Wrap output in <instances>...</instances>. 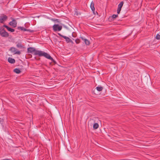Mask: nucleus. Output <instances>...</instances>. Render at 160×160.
Here are the masks:
<instances>
[{"mask_svg":"<svg viewBox=\"0 0 160 160\" xmlns=\"http://www.w3.org/2000/svg\"><path fill=\"white\" fill-rule=\"evenodd\" d=\"M92 12L95 15H98V13L97 11H92Z\"/></svg>","mask_w":160,"mask_h":160,"instance_id":"obj_21","label":"nucleus"},{"mask_svg":"<svg viewBox=\"0 0 160 160\" xmlns=\"http://www.w3.org/2000/svg\"><path fill=\"white\" fill-rule=\"evenodd\" d=\"M118 14H119L120 13L121 11H117Z\"/></svg>","mask_w":160,"mask_h":160,"instance_id":"obj_29","label":"nucleus"},{"mask_svg":"<svg viewBox=\"0 0 160 160\" xmlns=\"http://www.w3.org/2000/svg\"><path fill=\"white\" fill-rule=\"evenodd\" d=\"M18 29H20L21 30L23 31H29L30 32H32V31L30 29L25 28H24L23 27H18Z\"/></svg>","mask_w":160,"mask_h":160,"instance_id":"obj_8","label":"nucleus"},{"mask_svg":"<svg viewBox=\"0 0 160 160\" xmlns=\"http://www.w3.org/2000/svg\"><path fill=\"white\" fill-rule=\"evenodd\" d=\"M16 46L17 48H24L23 45L21 43H17Z\"/></svg>","mask_w":160,"mask_h":160,"instance_id":"obj_13","label":"nucleus"},{"mask_svg":"<svg viewBox=\"0 0 160 160\" xmlns=\"http://www.w3.org/2000/svg\"><path fill=\"white\" fill-rule=\"evenodd\" d=\"M50 60H52V61L54 63L56 64V62L55 60H54L53 58L52 57V59H50Z\"/></svg>","mask_w":160,"mask_h":160,"instance_id":"obj_24","label":"nucleus"},{"mask_svg":"<svg viewBox=\"0 0 160 160\" xmlns=\"http://www.w3.org/2000/svg\"><path fill=\"white\" fill-rule=\"evenodd\" d=\"M38 53H37V54H38V55L39 57L44 56L46 58L49 59H52V57L50 55L45 52H43L40 50V51H38Z\"/></svg>","mask_w":160,"mask_h":160,"instance_id":"obj_1","label":"nucleus"},{"mask_svg":"<svg viewBox=\"0 0 160 160\" xmlns=\"http://www.w3.org/2000/svg\"><path fill=\"white\" fill-rule=\"evenodd\" d=\"M99 127L98 124L97 123H95L93 125V128L94 129H97Z\"/></svg>","mask_w":160,"mask_h":160,"instance_id":"obj_15","label":"nucleus"},{"mask_svg":"<svg viewBox=\"0 0 160 160\" xmlns=\"http://www.w3.org/2000/svg\"><path fill=\"white\" fill-rule=\"evenodd\" d=\"M0 34L1 36L3 37H7L9 36V34L8 32L2 28H0Z\"/></svg>","mask_w":160,"mask_h":160,"instance_id":"obj_2","label":"nucleus"},{"mask_svg":"<svg viewBox=\"0 0 160 160\" xmlns=\"http://www.w3.org/2000/svg\"><path fill=\"white\" fill-rule=\"evenodd\" d=\"M7 30L9 31H10L11 32H13L14 31H15V30L14 29H12V28H10L9 27H7Z\"/></svg>","mask_w":160,"mask_h":160,"instance_id":"obj_18","label":"nucleus"},{"mask_svg":"<svg viewBox=\"0 0 160 160\" xmlns=\"http://www.w3.org/2000/svg\"><path fill=\"white\" fill-rule=\"evenodd\" d=\"M75 42H76V43L77 44H78L79 43H80V40L79 39H76V40H75Z\"/></svg>","mask_w":160,"mask_h":160,"instance_id":"obj_23","label":"nucleus"},{"mask_svg":"<svg viewBox=\"0 0 160 160\" xmlns=\"http://www.w3.org/2000/svg\"><path fill=\"white\" fill-rule=\"evenodd\" d=\"M118 16V15H116V14H113L111 16V18L113 19L114 18H115L117 17Z\"/></svg>","mask_w":160,"mask_h":160,"instance_id":"obj_20","label":"nucleus"},{"mask_svg":"<svg viewBox=\"0 0 160 160\" xmlns=\"http://www.w3.org/2000/svg\"><path fill=\"white\" fill-rule=\"evenodd\" d=\"M63 38L65 39L66 42H67V43L70 42L71 41V39L66 36L63 37Z\"/></svg>","mask_w":160,"mask_h":160,"instance_id":"obj_12","label":"nucleus"},{"mask_svg":"<svg viewBox=\"0 0 160 160\" xmlns=\"http://www.w3.org/2000/svg\"><path fill=\"white\" fill-rule=\"evenodd\" d=\"M90 7L91 9V10H95V8L94 7V3L93 2H91Z\"/></svg>","mask_w":160,"mask_h":160,"instance_id":"obj_14","label":"nucleus"},{"mask_svg":"<svg viewBox=\"0 0 160 160\" xmlns=\"http://www.w3.org/2000/svg\"><path fill=\"white\" fill-rule=\"evenodd\" d=\"M12 53H14V54L20 55L21 52L20 51H16L17 49L14 47H11L9 50Z\"/></svg>","mask_w":160,"mask_h":160,"instance_id":"obj_5","label":"nucleus"},{"mask_svg":"<svg viewBox=\"0 0 160 160\" xmlns=\"http://www.w3.org/2000/svg\"><path fill=\"white\" fill-rule=\"evenodd\" d=\"M1 160H11L9 159H2Z\"/></svg>","mask_w":160,"mask_h":160,"instance_id":"obj_28","label":"nucleus"},{"mask_svg":"<svg viewBox=\"0 0 160 160\" xmlns=\"http://www.w3.org/2000/svg\"><path fill=\"white\" fill-rule=\"evenodd\" d=\"M71 42L72 43H73V42L71 40V42Z\"/></svg>","mask_w":160,"mask_h":160,"instance_id":"obj_30","label":"nucleus"},{"mask_svg":"<svg viewBox=\"0 0 160 160\" xmlns=\"http://www.w3.org/2000/svg\"><path fill=\"white\" fill-rule=\"evenodd\" d=\"M96 88L98 91H101L103 89V87H97Z\"/></svg>","mask_w":160,"mask_h":160,"instance_id":"obj_17","label":"nucleus"},{"mask_svg":"<svg viewBox=\"0 0 160 160\" xmlns=\"http://www.w3.org/2000/svg\"><path fill=\"white\" fill-rule=\"evenodd\" d=\"M40 51L36 50L34 48L32 47H30L28 49V52L32 53L33 52H34V54L35 55H38V54H37L38 53V52Z\"/></svg>","mask_w":160,"mask_h":160,"instance_id":"obj_3","label":"nucleus"},{"mask_svg":"<svg viewBox=\"0 0 160 160\" xmlns=\"http://www.w3.org/2000/svg\"><path fill=\"white\" fill-rule=\"evenodd\" d=\"M17 22L15 20H13L12 21L10 22L9 24L10 25L12 26L13 27L15 28L17 26Z\"/></svg>","mask_w":160,"mask_h":160,"instance_id":"obj_7","label":"nucleus"},{"mask_svg":"<svg viewBox=\"0 0 160 160\" xmlns=\"http://www.w3.org/2000/svg\"><path fill=\"white\" fill-rule=\"evenodd\" d=\"M14 71L15 73L19 74L21 72L20 70L18 68H15L14 70Z\"/></svg>","mask_w":160,"mask_h":160,"instance_id":"obj_16","label":"nucleus"},{"mask_svg":"<svg viewBox=\"0 0 160 160\" xmlns=\"http://www.w3.org/2000/svg\"><path fill=\"white\" fill-rule=\"evenodd\" d=\"M53 28L54 31H60L62 29V26L58 24H54L53 26Z\"/></svg>","mask_w":160,"mask_h":160,"instance_id":"obj_4","label":"nucleus"},{"mask_svg":"<svg viewBox=\"0 0 160 160\" xmlns=\"http://www.w3.org/2000/svg\"><path fill=\"white\" fill-rule=\"evenodd\" d=\"M74 15L75 16H78V15H80V12H78V11H74Z\"/></svg>","mask_w":160,"mask_h":160,"instance_id":"obj_19","label":"nucleus"},{"mask_svg":"<svg viewBox=\"0 0 160 160\" xmlns=\"http://www.w3.org/2000/svg\"><path fill=\"white\" fill-rule=\"evenodd\" d=\"M52 20L54 22L55 21H57V22H58V19H52Z\"/></svg>","mask_w":160,"mask_h":160,"instance_id":"obj_26","label":"nucleus"},{"mask_svg":"<svg viewBox=\"0 0 160 160\" xmlns=\"http://www.w3.org/2000/svg\"><path fill=\"white\" fill-rule=\"evenodd\" d=\"M3 27H5V28H7H7H8L7 27H8V26H7L6 25H4L3 26Z\"/></svg>","mask_w":160,"mask_h":160,"instance_id":"obj_27","label":"nucleus"},{"mask_svg":"<svg viewBox=\"0 0 160 160\" xmlns=\"http://www.w3.org/2000/svg\"><path fill=\"white\" fill-rule=\"evenodd\" d=\"M58 35L60 37H63H63H64V36H63L62 35V34H61L60 33H58Z\"/></svg>","mask_w":160,"mask_h":160,"instance_id":"obj_25","label":"nucleus"},{"mask_svg":"<svg viewBox=\"0 0 160 160\" xmlns=\"http://www.w3.org/2000/svg\"><path fill=\"white\" fill-rule=\"evenodd\" d=\"M8 61L11 63L13 64L15 62V60L11 58H9L8 59Z\"/></svg>","mask_w":160,"mask_h":160,"instance_id":"obj_10","label":"nucleus"},{"mask_svg":"<svg viewBox=\"0 0 160 160\" xmlns=\"http://www.w3.org/2000/svg\"><path fill=\"white\" fill-rule=\"evenodd\" d=\"M7 18L8 17L6 15H3L0 17V22L3 23L5 21L7 20Z\"/></svg>","mask_w":160,"mask_h":160,"instance_id":"obj_6","label":"nucleus"},{"mask_svg":"<svg viewBox=\"0 0 160 160\" xmlns=\"http://www.w3.org/2000/svg\"><path fill=\"white\" fill-rule=\"evenodd\" d=\"M123 4V2L122 1L118 5V7L117 10H121L122 8V7Z\"/></svg>","mask_w":160,"mask_h":160,"instance_id":"obj_11","label":"nucleus"},{"mask_svg":"<svg viewBox=\"0 0 160 160\" xmlns=\"http://www.w3.org/2000/svg\"><path fill=\"white\" fill-rule=\"evenodd\" d=\"M156 38L158 40L160 39V35L159 34H157L156 36Z\"/></svg>","mask_w":160,"mask_h":160,"instance_id":"obj_22","label":"nucleus"},{"mask_svg":"<svg viewBox=\"0 0 160 160\" xmlns=\"http://www.w3.org/2000/svg\"><path fill=\"white\" fill-rule=\"evenodd\" d=\"M81 38L82 39L83 41H84V42L87 45H89V44L90 42H89V41L87 39H86V38H84L82 37H81Z\"/></svg>","mask_w":160,"mask_h":160,"instance_id":"obj_9","label":"nucleus"}]
</instances>
